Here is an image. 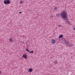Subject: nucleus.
<instances>
[{
  "label": "nucleus",
  "mask_w": 75,
  "mask_h": 75,
  "mask_svg": "<svg viewBox=\"0 0 75 75\" xmlns=\"http://www.w3.org/2000/svg\"><path fill=\"white\" fill-rule=\"evenodd\" d=\"M4 3L5 4H8L10 3V1L9 0H5Z\"/></svg>",
  "instance_id": "nucleus-3"
},
{
  "label": "nucleus",
  "mask_w": 75,
  "mask_h": 75,
  "mask_svg": "<svg viewBox=\"0 0 75 75\" xmlns=\"http://www.w3.org/2000/svg\"><path fill=\"white\" fill-rule=\"evenodd\" d=\"M19 13V14H21V12H20Z\"/></svg>",
  "instance_id": "nucleus-16"
},
{
  "label": "nucleus",
  "mask_w": 75,
  "mask_h": 75,
  "mask_svg": "<svg viewBox=\"0 0 75 75\" xmlns=\"http://www.w3.org/2000/svg\"><path fill=\"white\" fill-rule=\"evenodd\" d=\"M9 40L10 42H12L13 41V38H10Z\"/></svg>",
  "instance_id": "nucleus-8"
},
{
  "label": "nucleus",
  "mask_w": 75,
  "mask_h": 75,
  "mask_svg": "<svg viewBox=\"0 0 75 75\" xmlns=\"http://www.w3.org/2000/svg\"><path fill=\"white\" fill-rule=\"evenodd\" d=\"M51 43L52 44H55L56 42V41H55V40L54 39H52L51 40Z\"/></svg>",
  "instance_id": "nucleus-6"
},
{
  "label": "nucleus",
  "mask_w": 75,
  "mask_h": 75,
  "mask_svg": "<svg viewBox=\"0 0 75 75\" xmlns=\"http://www.w3.org/2000/svg\"><path fill=\"white\" fill-rule=\"evenodd\" d=\"M62 37H63V35H59V38H62Z\"/></svg>",
  "instance_id": "nucleus-9"
},
{
  "label": "nucleus",
  "mask_w": 75,
  "mask_h": 75,
  "mask_svg": "<svg viewBox=\"0 0 75 75\" xmlns=\"http://www.w3.org/2000/svg\"><path fill=\"white\" fill-rule=\"evenodd\" d=\"M57 7H55L54 8V10H55V11H57Z\"/></svg>",
  "instance_id": "nucleus-10"
},
{
  "label": "nucleus",
  "mask_w": 75,
  "mask_h": 75,
  "mask_svg": "<svg viewBox=\"0 0 75 75\" xmlns=\"http://www.w3.org/2000/svg\"><path fill=\"white\" fill-rule=\"evenodd\" d=\"M65 44H66L67 45H68L69 47L72 45V43L68 42L67 40H66L64 41Z\"/></svg>",
  "instance_id": "nucleus-2"
},
{
  "label": "nucleus",
  "mask_w": 75,
  "mask_h": 75,
  "mask_svg": "<svg viewBox=\"0 0 75 75\" xmlns=\"http://www.w3.org/2000/svg\"><path fill=\"white\" fill-rule=\"evenodd\" d=\"M26 51H27V52H29L30 54H33L34 53V51L33 50H32L31 51H30L27 49H26Z\"/></svg>",
  "instance_id": "nucleus-4"
},
{
  "label": "nucleus",
  "mask_w": 75,
  "mask_h": 75,
  "mask_svg": "<svg viewBox=\"0 0 75 75\" xmlns=\"http://www.w3.org/2000/svg\"><path fill=\"white\" fill-rule=\"evenodd\" d=\"M1 73H2V72H1V71H0V74H1Z\"/></svg>",
  "instance_id": "nucleus-14"
},
{
  "label": "nucleus",
  "mask_w": 75,
  "mask_h": 75,
  "mask_svg": "<svg viewBox=\"0 0 75 75\" xmlns=\"http://www.w3.org/2000/svg\"><path fill=\"white\" fill-rule=\"evenodd\" d=\"M24 3V1L22 0H21L20 1V4H21L22 3Z\"/></svg>",
  "instance_id": "nucleus-11"
},
{
  "label": "nucleus",
  "mask_w": 75,
  "mask_h": 75,
  "mask_svg": "<svg viewBox=\"0 0 75 75\" xmlns=\"http://www.w3.org/2000/svg\"><path fill=\"white\" fill-rule=\"evenodd\" d=\"M58 27H61V25H59Z\"/></svg>",
  "instance_id": "nucleus-15"
},
{
  "label": "nucleus",
  "mask_w": 75,
  "mask_h": 75,
  "mask_svg": "<svg viewBox=\"0 0 75 75\" xmlns=\"http://www.w3.org/2000/svg\"><path fill=\"white\" fill-rule=\"evenodd\" d=\"M58 63V61L57 60H55L54 61V63L55 64H57V63Z\"/></svg>",
  "instance_id": "nucleus-12"
},
{
  "label": "nucleus",
  "mask_w": 75,
  "mask_h": 75,
  "mask_svg": "<svg viewBox=\"0 0 75 75\" xmlns=\"http://www.w3.org/2000/svg\"><path fill=\"white\" fill-rule=\"evenodd\" d=\"M23 57L25 59H27V54H23Z\"/></svg>",
  "instance_id": "nucleus-5"
},
{
  "label": "nucleus",
  "mask_w": 75,
  "mask_h": 75,
  "mask_svg": "<svg viewBox=\"0 0 75 75\" xmlns=\"http://www.w3.org/2000/svg\"><path fill=\"white\" fill-rule=\"evenodd\" d=\"M28 71L29 72H33V69L29 68V69Z\"/></svg>",
  "instance_id": "nucleus-7"
},
{
  "label": "nucleus",
  "mask_w": 75,
  "mask_h": 75,
  "mask_svg": "<svg viewBox=\"0 0 75 75\" xmlns=\"http://www.w3.org/2000/svg\"><path fill=\"white\" fill-rule=\"evenodd\" d=\"M62 41H63V39H62Z\"/></svg>",
  "instance_id": "nucleus-18"
},
{
  "label": "nucleus",
  "mask_w": 75,
  "mask_h": 75,
  "mask_svg": "<svg viewBox=\"0 0 75 75\" xmlns=\"http://www.w3.org/2000/svg\"><path fill=\"white\" fill-rule=\"evenodd\" d=\"M74 31H75V28H74Z\"/></svg>",
  "instance_id": "nucleus-17"
},
{
  "label": "nucleus",
  "mask_w": 75,
  "mask_h": 75,
  "mask_svg": "<svg viewBox=\"0 0 75 75\" xmlns=\"http://www.w3.org/2000/svg\"><path fill=\"white\" fill-rule=\"evenodd\" d=\"M67 23H68V24L69 23H70V22H69V21H66Z\"/></svg>",
  "instance_id": "nucleus-13"
},
{
  "label": "nucleus",
  "mask_w": 75,
  "mask_h": 75,
  "mask_svg": "<svg viewBox=\"0 0 75 75\" xmlns=\"http://www.w3.org/2000/svg\"><path fill=\"white\" fill-rule=\"evenodd\" d=\"M60 16L62 18L65 20V18H67L68 15L67 12L66 11L64 10L63 11L60 13Z\"/></svg>",
  "instance_id": "nucleus-1"
}]
</instances>
